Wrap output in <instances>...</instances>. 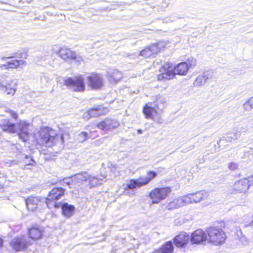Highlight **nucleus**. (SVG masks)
Wrapping results in <instances>:
<instances>
[{
    "mask_svg": "<svg viewBox=\"0 0 253 253\" xmlns=\"http://www.w3.org/2000/svg\"><path fill=\"white\" fill-rule=\"evenodd\" d=\"M147 173V176L139 177L137 179H131L124 187L125 191L126 192L130 190H131V194H132L134 189L140 188L147 185L158 175L157 172L153 170L148 171Z\"/></svg>",
    "mask_w": 253,
    "mask_h": 253,
    "instance_id": "f257e3e1",
    "label": "nucleus"
},
{
    "mask_svg": "<svg viewBox=\"0 0 253 253\" xmlns=\"http://www.w3.org/2000/svg\"><path fill=\"white\" fill-rule=\"evenodd\" d=\"M39 135V142L43 145H45L46 147H51L53 145L56 143L59 139L63 141L62 136L59 137L58 135H55L53 130H49L48 128L42 129L40 131Z\"/></svg>",
    "mask_w": 253,
    "mask_h": 253,
    "instance_id": "f03ea898",
    "label": "nucleus"
},
{
    "mask_svg": "<svg viewBox=\"0 0 253 253\" xmlns=\"http://www.w3.org/2000/svg\"><path fill=\"white\" fill-rule=\"evenodd\" d=\"M63 83L68 88L72 89L76 92H84L85 85L84 78L82 76H76L74 78L65 77Z\"/></svg>",
    "mask_w": 253,
    "mask_h": 253,
    "instance_id": "7ed1b4c3",
    "label": "nucleus"
},
{
    "mask_svg": "<svg viewBox=\"0 0 253 253\" xmlns=\"http://www.w3.org/2000/svg\"><path fill=\"white\" fill-rule=\"evenodd\" d=\"M210 242L215 245L223 243L226 239V235L223 230L216 226H211L207 230Z\"/></svg>",
    "mask_w": 253,
    "mask_h": 253,
    "instance_id": "20e7f679",
    "label": "nucleus"
},
{
    "mask_svg": "<svg viewBox=\"0 0 253 253\" xmlns=\"http://www.w3.org/2000/svg\"><path fill=\"white\" fill-rule=\"evenodd\" d=\"M164 99H159L154 103V106L152 107L146 104L143 109V113L146 119H153L157 114L156 109L162 110L165 105Z\"/></svg>",
    "mask_w": 253,
    "mask_h": 253,
    "instance_id": "39448f33",
    "label": "nucleus"
},
{
    "mask_svg": "<svg viewBox=\"0 0 253 253\" xmlns=\"http://www.w3.org/2000/svg\"><path fill=\"white\" fill-rule=\"evenodd\" d=\"M169 187L156 188L149 193L153 204H158L166 199L171 192Z\"/></svg>",
    "mask_w": 253,
    "mask_h": 253,
    "instance_id": "423d86ee",
    "label": "nucleus"
},
{
    "mask_svg": "<svg viewBox=\"0 0 253 253\" xmlns=\"http://www.w3.org/2000/svg\"><path fill=\"white\" fill-rule=\"evenodd\" d=\"M253 185V175L236 181L232 186L233 190L238 193H246Z\"/></svg>",
    "mask_w": 253,
    "mask_h": 253,
    "instance_id": "0eeeda50",
    "label": "nucleus"
},
{
    "mask_svg": "<svg viewBox=\"0 0 253 253\" xmlns=\"http://www.w3.org/2000/svg\"><path fill=\"white\" fill-rule=\"evenodd\" d=\"M10 244L14 250L22 251L27 249L28 242L25 236H21L12 239Z\"/></svg>",
    "mask_w": 253,
    "mask_h": 253,
    "instance_id": "6e6552de",
    "label": "nucleus"
},
{
    "mask_svg": "<svg viewBox=\"0 0 253 253\" xmlns=\"http://www.w3.org/2000/svg\"><path fill=\"white\" fill-rule=\"evenodd\" d=\"M88 85L94 89H98L103 85V79L100 74H91L87 77Z\"/></svg>",
    "mask_w": 253,
    "mask_h": 253,
    "instance_id": "1a4fd4ad",
    "label": "nucleus"
},
{
    "mask_svg": "<svg viewBox=\"0 0 253 253\" xmlns=\"http://www.w3.org/2000/svg\"><path fill=\"white\" fill-rule=\"evenodd\" d=\"M208 196V192L205 191L197 192L195 193H191L184 196L186 203L191 204L193 203H198L202 201Z\"/></svg>",
    "mask_w": 253,
    "mask_h": 253,
    "instance_id": "9d476101",
    "label": "nucleus"
},
{
    "mask_svg": "<svg viewBox=\"0 0 253 253\" xmlns=\"http://www.w3.org/2000/svg\"><path fill=\"white\" fill-rule=\"evenodd\" d=\"M160 72H161V73L157 76V79L159 81H161L164 79L169 80L173 78L172 66L170 63H165L160 69Z\"/></svg>",
    "mask_w": 253,
    "mask_h": 253,
    "instance_id": "9b49d317",
    "label": "nucleus"
},
{
    "mask_svg": "<svg viewBox=\"0 0 253 253\" xmlns=\"http://www.w3.org/2000/svg\"><path fill=\"white\" fill-rule=\"evenodd\" d=\"M207 240V234L202 229L195 230L190 237V241L192 244H201Z\"/></svg>",
    "mask_w": 253,
    "mask_h": 253,
    "instance_id": "f8f14e48",
    "label": "nucleus"
},
{
    "mask_svg": "<svg viewBox=\"0 0 253 253\" xmlns=\"http://www.w3.org/2000/svg\"><path fill=\"white\" fill-rule=\"evenodd\" d=\"M106 77L109 83L114 84L121 80L123 74L117 69L109 68L107 71Z\"/></svg>",
    "mask_w": 253,
    "mask_h": 253,
    "instance_id": "ddd939ff",
    "label": "nucleus"
},
{
    "mask_svg": "<svg viewBox=\"0 0 253 253\" xmlns=\"http://www.w3.org/2000/svg\"><path fill=\"white\" fill-rule=\"evenodd\" d=\"M17 133L20 139L24 141H27L29 137L28 127L29 124L24 121H20L16 124Z\"/></svg>",
    "mask_w": 253,
    "mask_h": 253,
    "instance_id": "4468645a",
    "label": "nucleus"
},
{
    "mask_svg": "<svg viewBox=\"0 0 253 253\" xmlns=\"http://www.w3.org/2000/svg\"><path fill=\"white\" fill-rule=\"evenodd\" d=\"M16 82L7 78L4 81H0V86L2 87L7 94L13 95L16 91L15 85Z\"/></svg>",
    "mask_w": 253,
    "mask_h": 253,
    "instance_id": "2eb2a0df",
    "label": "nucleus"
},
{
    "mask_svg": "<svg viewBox=\"0 0 253 253\" xmlns=\"http://www.w3.org/2000/svg\"><path fill=\"white\" fill-rule=\"evenodd\" d=\"M212 77V72L211 71H205L202 74L199 75L194 82L195 86L198 87L204 85L208 80Z\"/></svg>",
    "mask_w": 253,
    "mask_h": 253,
    "instance_id": "dca6fc26",
    "label": "nucleus"
},
{
    "mask_svg": "<svg viewBox=\"0 0 253 253\" xmlns=\"http://www.w3.org/2000/svg\"><path fill=\"white\" fill-rule=\"evenodd\" d=\"M119 125V123L117 121L111 119H106L98 123L97 126L101 129L109 130L117 128Z\"/></svg>",
    "mask_w": 253,
    "mask_h": 253,
    "instance_id": "f3484780",
    "label": "nucleus"
},
{
    "mask_svg": "<svg viewBox=\"0 0 253 253\" xmlns=\"http://www.w3.org/2000/svg\"><path fill=\"white\" fill-rule=\"evenodd\" d=\"M58 53L60 57L65 61L75 60L78 58L75 52L66 47L61 48L59 50Z\"/></svg>",
    "mask_w": 253,
    "mask_h": 253,
    "instance_id": "a211bd4d",
    "label": "nucleus"
},
{
    "mask_svg": "<svg viewBox=\"0 0 253 253\" xmlns=\"http://www.w3.org/2000/svg\"><path fill=\"white\" fill-rule=\"evenodd\" d=\"M189 235L185 232L180 233L173 239V243L177 247L185 246L189 240Z\"/></svg>",
    "mask_w": 253,
    "mask_h": 253,
    "instance_id": "6ab92c4d",
    "label": "nucleus"
},
{
    "mask_svg": "<svg viewBox=\"0 0 253 253\" xmlns=\"http://www.w3.org/2000/svg\"><path fill=\"white\" fill-rule=\"evenodd\" d=\"M0 127L3 131L13 133L17 130L16 124L11 123L8 120H1L0 121Z\"/></svg>",
    "mask_w": 253,
    "mask_h": 253,
    "instance_id": "aec40b11",
    "label": "nucleus"
},
{
    "mask_svg": "<svg viewBox=\"0 0 253 253\" xmlns=\"http://www.w3.org/2000/svg\"><path fill=\"white\" fill-rule=\"evenodd\" d=\"M189 69L188 64L183 62L178 64L174 67L172 66V77H174L175 74L180 75H185L187 74Z\"/></svg>",
    "mask_w": 253,
    "mask_h": 253,
    "instance_id": "412c9836",
    "label": "nucleus"
},
{
    "mask_svg": "<svg viewBox=\"0 0 253 253\" xmlns=\"http://www.w3.org/2000/svg\"><path fill=\"white\" fill-rule=\"evenodd\" d=\"M60 208L61 209L63 215L66 217L72 216L75 210L74 206L70 205L66 202H61Z\"/></svg>",
    "mask_w": 253,
    "mask_h": 253,
    "instance_id": "4be33fe9",
    "label": "nucleus"
},
{
    "mask_svg": "<svg viewBox=\"0 0 253 253\" xmlns=\"http://www.w3.org/2000/svg\"><path fill=\"white\" fill-rule=\"evenodd\" d=\"M186 201L184 196L175 199L169 202L166 208L169 210H172L179 208L186 205Z\"/></svg>",
    "mask_w": 253,
    "mask_h": 253,
    "instance_id": "5701e85b",
    "label": "nucleus"
},
{
    "mask_svg": "<svg viewBox=\"0 0 253 253\" xmlns=\"http://www.w3.org/2000/svg\"><path fill=\"white\" fill-rule=\"evenodd\" d=\"M65 191V189L63 187H55L49 192L48 196L51 199L57 201L63 196Z\"/></svg>",
    "mask_w": 253,
    "mask_h": 253,
    "instance_id": "b1692460",
    "label": "nucleus"
},
{
    "mask_svg": "<svg viewBox=\"0 0 253 253\" xmlns=\"http://www.w3.org/2000/svg\"><path fill=\"white\" fill-rule=\"evenodd\" d=\"M39 199L37 197H31L25 200L26 207L28 210L34 211L38 206Z\"/></svg>",
    "mask_w": 253,
    "mask_h": 253,
    "instance_id": "393cba45",
    "label": "nucleus"
},
{
    "mask_svg": "<svg viewBox=\"0 0 253 253\" xmlns=\"http://www.w3.org/2000/svg\"><path fill=\"white\" fill-rule=\"evenodd\" d=\"M27 62L24 60L12 59L7 62V65L8 69H17L21 66H26Z\"/></svg>",
    "mask_w": 253,
    "mask_h": 253,
    "instance_id": "a878e982",
    "label": "nucleus"
},
{
    "mask_svg": "<svg viewBox=\"0 0 253 253\" xmlns=\"http://www.w3.org/2000/svg\"><path fill=\"white\" fill-rule=\"evenodd\" d=\"M58 183L63 187L68 186L70 188H74L76 185L75 180L72 177H66L61 180H59Z\"/></svg>",
    "mask_w": 253,
    "mask_h": 253,
    "instance_id": "bb28decb",
    "label": "nucleus"
},
{
    "mask_svg": "<svg viewBox=\"0 0 253 253\" xmlns=\"http://www.w3.org/2000/svg\"><path fill=\"white\" fill-rule=\"evenodd\" d=\"M28 233L29 237L33 239L37 240L42 236V231L38 228L32 227L29 230Z\"/></svg>",
    "mask_w": 253,
    "mask_h": 253,
    "instance_id": "cd10ccee",
    "label": "nucleus"
},
{
    "mask_svg": "<svg viewBox=\"0 0 253 253\" xmlns=\"http://www.w3.org/2000/svg\"><path fill=\"white\" fill-rule=\"evenodd\" d=\"M73 180H75L76 184L80 183L81 182L84 181H86L89 178V175L86 172L78 173L73 176Z\"/></svg>",
    "mask_w": 253,
    "mask_h": 253,
    "instance_id": "c85d7f7f",
    "label": "nucleus"
},
{
    "mask_svg": "<svg viewBox=\"0 0 253 253\" xmlns=\"http://www.w3.org/2000/svg\"><path fill=\"white\" fill-rule=\"evenodd\" d=\"M164 43L163 42H159L156 43L152 44L148 46V48L151 50L152 55L157 54L160 50L164 47Z\"/></svg>",
    "mask_w": 253,
    "mask_h": 253,
    "instance_id": "c756f323",
    "label": "nucleus"
},
{
    "mask_svg": "<svg viewBox=\"0 0 253 253\" xmlns=\"http://www.w3.org/2000/svg\"><path fill=\"white\" fill-rule=\"evenodd\" d=\"M161 253H172L174 250V246L171 241L167 242L161 248Z\"/></svg>",
    "mask_w": 253,
    "mask_h": 253,
    "instance_id": "7c9ffc66",
    "label": "nucleus"
},
{
    "mask_svg": "<svg viewBox=\"0 0 253 253\" xmlns=\"http://www.w3.org/2000/svg\"><path fill=\"white\" fill-rule=\"evenodd\" d=\"M45 203L47 208L49 209H52V208H60V205L61 202H57L56 200L54 199H51L50 197H49L48 196L46 198Z\"/></svg>",
    "mask_w": 253,
    "mask_h": 253,
    "instance_id": "2f4dec72",
    "label": "nucleus"
},
{
    "mask_svg": "<svg viewBox=\"0 0 253 253\" xmlns=\"http://www.w3.org/2000/svg\"><path fill=\"white\" fill-rule=\"evenodd\" d=\"M244 111L250 112L253 109V96L249 98L243 105Z\"/></svg>",
    "mask_w": 253,
    "mask_h": 253,
    "instance_id": "473e14b6",
    "label": "nucleus"
},
{
    "mask_svg": "<svg viewBox=\"0 0 253 253\" xmlns=\"http://www.w3.org/2000/svg\"><path fill=\"white\" fill-rule=\"evenodd\" d=\"M101 114L102 111L100 107L93 108L88 111L87 115H89L91 117H95L101 115Z\"/></svg>",
    "mask_w": 253,
    "mask_h": 253,
    "instance_id": "72a5a7b5",
    "label": "nucleus"
},
{
    "mask_svg": "<svg viewBox=\"0 0 253 253\" xmlns=\"http://www.w3.org/2000/svg\"><path fill=\"white\" fill-rule=\"evenodd\" d=\"M88 180L89 181L90 187H95L97 186L98 184L100 183V181L102 180V179L95 176H93L89 175V178H88Z\"/></svg>",
    "mask_w": 253,
    "mask_h": 253,
    "instance_id": "f704fd0d",
    "label": "nucleus"
},
{
    "mask_svg": "<svg viewBox=\"0 0 253 253\" xmlns=\"http://www.w3.org/2000/svg\"><path fill=\"white\" fill-rule=\"evenodd\" d=\"M139 55H140L144 57H148L153 55L151 50H150V49L148 48V47H146L145 49L141 51Z\"/></svg>",
    "mask_w": 253,
    "mask_h": 253,
    "instance_id": "c9c22d12",
    "label": "nucleus"
},
{
    "mask_svg": "<svg viewBox=\"0 0 253 253\" xmlns=\"http://www.w3.org/2000/svg\"><path fill=\"white\" fill-rule=\"evenodd\" d=\"M87 137V133L86 132L82 131L79 134L78 136V140L80 142H83L86 140Z\"/></svg>",
    "mask_w": 253,
    "mask_h": 253,
    "instance_id": "e433bc0d",
    "label": "nucleus"
},
{
    "mask_svg": "<svg viewBox=\"0 0 253 253\" xmlns=\"http://www.w3.org/2000/svg\"><path fill=\"white\" fill-rule=\"evenodd\" d=\"M186 63L188 64V66L189 68L192 66H194L196 65V60L193 57H190L187 59V61Z\"/></svg>",
    "mask_w": 253,
    "mask_h": 253,
    "instance_id": "4c0bfd02",
    "label": "nucleus"
},
{
    "mask_svg": "<svg viewBox=\"0 0 253 253\" xmlns=\"http://www.w3.org/2000/svg\"><path fill=\"white\" fill-rule=\"evenodd\" d=\"M12 56H15V57H18L19 58L26 59L28 56L26 52H17L15 55L13 54Z\"/></svg>",
    "mask_w": 253,
    "mask_h": 253,
    "instance_id": "58836bf2",
    "label": "nucleus"
},
{
    "mask_svg": "<svg viewBox=\"0 0 253 253\" xmlns=\"http://www.w3.org/2000/svg\"><path fill=\"white\" fill-rule=\"evenodd\" d=\"M224 138L225 140L231 141L233 139H236L237 137L235 134H228Z\"/></svg>",
    "mask_w": 253,
    "mask_h": 253,
    "instance_id": "ea45409f",
    "label": "nucleus"
},
{
    "mask_svg": "<svg viewBox=\"0 0 253 253\" xmlns=\"http://www.w3.org/2000/svg\"><path fill=\"white\" fill-rule=\"evenodd\" d=\"M5 112L9 113L10 114L11 116L15 119H16L18 118L17 114L14 111L8 109L5 110Z\"/></svg>",
    "mask_w": 253,
    "mask_h": 253,
    "instance_id": "a19ab883",
    "label": "nucleus"
},
{
    "mask_svg": "<svg viewBox=\"0 0 253 253\" xmlns=\"http://www.w3.org/2000/svg\"><path fill=\"white\" fill-rule=\"evenodd\" d=\"M238 167V165L237 163H231L229 164L228 168L230 170H235Z\"/></svg>",
    "mask_w": 253,
    "mask_h": 253,
    "instance_id": "79ce46f5",
    "label": "nucleus"
},
{
    "mask_svg": "<svg viewBox=\"0 0 253 253\" xmlns=\"http://www.w3.org/2000/svg\"><path fill=\"white\" fill-rule=\"evenodd\" d=\"M29 158H31V159H30L31 162L29 163H28L27 164H26L25 165V167L27 166H33L36 164L35 161L34 160V159L33 158H31L30 156H28V155L25 156L26 159H28Z\"/></svg>",
    "mask_w": 253,
    "mask_h": 253,
    "instance_id": "37998d69",
    "label": "nucleus"
},
{
    "mask_svg": "<svg viewBox=\"0 0 253 253\" xmlns=\"http://www.w3.org/2000/svg\"><path fill=\"white\" fill-rule=\"evenodd\" d=\"M15 57V56H12V55L10 56H8V57H5V56H1L0 57L1 59L2 60H6L7 59H10V58H14Z\"/></svg>",
    "mask_w": 253,
    "mask_h": 253,
    "instance_id": "c03bdc74",
    "label": "nucleus"
},
{
    "mask_svg": "<svg viewBox=\"0 0 253 253\" xmlns=\"http://www.w3.org/2000/svg\"><path fill=\"white\" fill-rule=\"evenodd\" d=\"M0 68H4L5 69H8L7 62L3 64H0Z\"/></svg>",
    "mask_w": 253,
    "mask_h": 253,
    "instance_id": "a18cd8bd",
    "label": "nucleus"
},
{
    "mask_svg": "<svg viewBox=\"0 0 253 253\" xmlns=\"http://www.w3.org/2000/svg\"><path fill=\"white\" fill-rule=\"evenodd\" d=\"M151 253H161V251L160 250V248L159 250H155L154 252Z\"/></svg>",
    "mask_w": 253,
    "mask_h": 253,
    "instance_id": "49530a36",
    "label": "nucleus"
},
{
    "mask_svg": "<svg viewBox=\"0 0 253 253\" xmlns=\"http://www.w3.org/2000/svg\"><path fill=\"white\" fill-rule=\"evenodd\" d=\"M137 132H138V133L139 134H141V133H142L143 131H142V129H138L137 130Z\"/></svg>",
    "mask_w": 253,
    "mask_h": 253,
    "instance_id": "de8ad7c7",
    "label": "nucleus"
},
{
    "mask_svg": "<svg viewBox=\"0 0 253 253\" xmlns=\"http://www.w3.org/2000/svg\"><path fill=\"white\" fill-rule=\"evenodd\" d=\"M3 244V241L0 238V247L2 246Z\"/></svg>",
    "mask_w": 253,
    "mask_h": 253,
    "instance_id": "09e8293b",
    "label": "nucleus"
},
{
    "mask_svg": "<svg viewBox=\"0 0 253 253\" xmlns=\"http://www.w3.org/2000/svg\"><path fill=\"white\" fill-rule=\"evenodd\" d=\"M223 140H224L223 138L220 139L219 140H217V144L218 143V141L220 142V141H223Z\"/></svg>",
    "mask_w": 253,
    "mask_h": 253,
    "instance_id": "8fccbe9b",
    "label": "nucleus"
},
{
    "mask_svg": "<svg viewBox=\"0 0 253 253\" xmlns=\"http://www.w3.org/2000/svg\"><path fill=\"white\" fill-rule=\"evenodd\" d=\"M250 149L252 150L253 152H252V154H253V147H250Z\"/></svg>",
    "mask_w": 253,
    "mask_h": 253,
    "instance_id": "3c124183",
    "label": "nucleus"
},
{
    "mask_svg": "<svg viewBox=\"0 0 253 253\" xmlns=\"http://www.w3.org/2000/svg\"><path fill=\"white\" fill-rule=\"evenodd\" d=\"M251 121H253V118L252 120H250L249 122H251Z\"/></svg>",
    "mask_w": 253,
    "mask_h": 253,
    "instance_id": "603ef678",
    "label": "nucleus"
},
{
    "mask_svg": "<svg viewBox=\"0 0 253 253\" xmlns=\"http://www.w3.org/2000/svg\"><path fill=\"white\" fill-rule=\"evenodd\" d=\"M26 168H27V169H31V168H29V167H27Z\"/></svg>",
    "mask_w": 253,
    "mask_h": 253,
    "instance_id": "864d4df0",
    "label": "nucleus"
}]
</instances>
